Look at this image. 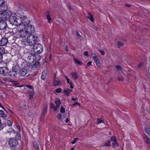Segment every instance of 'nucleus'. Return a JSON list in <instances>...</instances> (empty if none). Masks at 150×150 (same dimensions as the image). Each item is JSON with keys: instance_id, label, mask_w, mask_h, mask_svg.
<instances>
[{"instance_id": "48", "label": "nucleus", "mask_w": 150, "mask_h": 150, "mask_svg": "<svg viewBox=\"0 0 150 150\" xmlns=\"http://www.w3.org/2000/svg\"><path fill=\"white\" fill-rule=\"evenodd\" d=\"M26 87L30 89H32V90L33 91V87L31 86L30 85H27L26 86Z\"/></svg>"}, {"instance_id": "64", "label": "nucleus", "mask_w": 150, "mask_h": 150, "mask_svg": "<svg viewBox=\"0 0 150 150\" xmlns=\"http://www.w3.org/2000/svg\"><path fill=\"white\" fill-rule=\"evenodd\" d=\"M125 6H127L129 7L131 5L130 4H125Z\"/></svg>"}, {"instance_id": "54", "label": "nucleus", "mask_w": 150, "mask_h": 150, "mask_svg": "<svg viewBox=\"0 0 150 150\" xmlns=\"http://www.w3.org/2000/svg\"><path fill=\"white\" fill-rule=\"evenodd\" d=\"M17 129L19 130V131H21V129L20 126L19 125H16Z\"/></svg>"}, {"instance_id": "15", "label": "nucleus", "mask_w": 150, "mask_h": 150, "mask_svg": "<svg viewBox=\"0 0 150 150\" xmlns=\"http://www.w3.org/2000/svg\"><path fill=\"white\" fill-rule=\"evenodd\" d=\"M71 75L72 78L75 80L77 79L78 78V76L77 74L75 72H72L71 73Z\"/></svg>"}, {"instance_id": "52", "label": "nucleus", "mask_w": 150, "mask_h": 150, "mask_svg": "<svg viewBox=\"0 0 150 150\" xmlns=\"http://www.w3.org/2000/svg\"><path fill=\"white\" fill-rule=\"evenodd\" d=\"M84 55L87 57L88 56V54L87 51H85L84 53Z\"/></svg>"}, {"instance_id": "35", "label": "nucleus", "mask_w": 150, "mask_h": 150, "mask_svg": "<svg viewBox=\"0 0 150 150\" xmlns=\"http://www.w3.org/2000/svg\"><path fill=\"white\" fill-rule=\"evenodd\" d=\"M7 132L8 133L13 132V133H15L16 131H15L13 129H9V130H8Z\"/></svg>"}, {"instance_id": "47", "label": "nucleus", "mask_w": 150, "mask_h": 150, "mask_svg": "<svg viewBox=\"0 0 150 150\" xmlns=\"http://www.w3.org/2000/svg\"><path fill=\"white\" fill-rule=\"evenodd\" d=\"M1 117L4 118H5L7 117V115L6 114L4 113L3 114V115H2L1 116Z\"/></svg>"}, {"instance_id": "50", "label": "nucleus", "mask_w": 150, "mask_h": 150, "mask_svg": "<svg viewBox=\"0 0 150 150\" xmlns=\"http://www.w3.org/2000/svg\"><path fill=\"white\" fill-rule=\"evenodd\" d=\"M20 11L21 12V13H20V12L18 13V12H19V11H18L17 13V14L20 13L21 15V14L23 13V11H24V10L23 9H20Z\"/></svg>"}, {"instance_id": "28", "label": "nucleus", "mask_w": 150, "mask_h": 150, "mask_svg": "<svg viewBox=\"0 0 150 150\" xmlns=\"http://www.w3.org/2000/svg\"><path fill=\"white\" fill-rule=\"evenodd\" d=\"M117 45L118 47L120 48L123 46V44L120 41H118L117 42Z\"/></svg>"}, {"instance_id": "43", "label": "nucleus", "mask_w": 150, "mask_h": 150, "mask_svg": "<svg viewBox=\"0 0 150 150\" xmlns=\"http://www.w3.org/2000/svg\"><path fill=\"white\" fill-rule=\"evenodd\" d=\"M91 56L93 59L97 58L96 55L94 53H92Z\"/></svg>"}, {"instance_id": "25", "label": "nucleus", "mask_w": 150, "mask_h": 150, "mask_svg": "<svg viewBox=\"0 0 150 150\" xmlns=\"http://www.w3.org/2000/svg\"><path fill=\"white\" fill-rule=\"evenodd\" d=\"M64 77L67 80V82L68 83H69V84H72L73 82L72 81L70 80V79L66 76H64Z\"/></svg>"}, {"instance_id": "31", "label": "nucleus", "mask_w": 150, "mask_h": 150, "mask_svg": "<svg viewBox=\"0 0 150 150\" xmlns=\"http://www.w3.org/2000/svg\"><path fill=\"white\" fill-rule=\"evenodd\" d=\"M50 107L51 108L53 109L55 111H56L57 109V107L54 105V104L53 103L50 104Z\"/></svg>"}, {"instance_id": "61", "label": "nucleus", "mask_w": 150, "mask_h": 150, "mask_svg": "<svg viewBox=\"0 0 150 150\" xmlns=\"http://www.w3.org/2000/svg\"><path fill=\"white\" fill-rule=\"evenodd\" d=\"M148 72L149 74L150 75V67L148 68Z\"/></svg>"}, {"instance_id": "58", "label": "nucleus", "mask_w": 150, "mask_h": 150, "mask_svg": "<svg viewBox=\"0 0 150 150\" xmlns=\"http://www.w3.org/2000/svg\"><path fill=\"white\" fill-rule=\"evenodd\" d=\"M70 88L72 89L73 88H74L73 83H72V84H70Z\"/></svg>"}, {"instance_id": "8", "label": "nucleus", "mask_w": 150, "mask_h": 150, "mask_svg": "<svg viewBox=\"0 0 150 150\" xmlns=\"http://www.w3.org/2000/svg\"><path fill=\"white\" fill-rule=\"evenodd\" d=\"M17 72L18 69L13 68L12 71H9L8 73V74L11 78H14L16 77Z\"/></svg>"}, {"instance_id": "4", "label": "nucleus", "mask_w": 150, "mask_h": 150, "mask_svg": "<svg viewBox=\"0 0 150 150\" xmlns=\"http://www.w3.org/2000/svg\"><path fill=\"white\" fill-rule=\"evenodd\" d=\"M8 21L12 25H16L17 28L19 21L18 19H17L15 16H11L8 18Z\"/></svg>"}, {"instance_id": "13", "label": "nucleus", "mask_w": 150, "mask_h": 150, "mask_svg": "<svg viewBox=\"0 0 150 150\" xmlns=\"http://www.w3.org/2000/svg\"><path fill=\"white\" fill-rule=\"evenodd\" d=\"M27 70L24 68L21 69L19 71L20 75L22 76H25L27 74Z\"/></svg>"}, {"instance_id": "2", "label": "nucleus", "mask_w": 150, "mask_h": 150, "mask_svg": "<svg viewBox=\"0 0 150 150\" xmlns=\"http://www.w3.org/2000/svg\"><path fill=\"white\" fill-rule=\"evenodd\" d=\"M38 36L30 34L27 36V42L31 46L34 45L38 41Z\"/></svg>"}, {"instance_id": "57", "label": "nucleus", "mask_w": 150, "mask_h": 150, "mask_svg": "<svg viewBox=\"0 0 150 150\" xmlns=\"http://www.w3.org/2000/svg\"><path fill=\"white\" fill-rule=\"evenodd\" d=\"M71 99L73 101H76L77 100V98H72Z\"/></svg>"}, {"instance_id": "11", "label": "nucleus", "mask_w": 150, "mask_h": 150, "mask_svg": "<svg viewBox=\"0 0 150 150\" xmlns=\"http://www.w3.org/2000/svg\"><path fill=\"white\" fill-rule=\"evenodd\" d=\"M7 27V24L4 21L2 20L0 21V30H3Z\"/></svg>"}, {"instance_id": "60", "label": "nucleus", "mask_w": 150, "mask_h": 150, "mask_svg": "<svg viewBox=\"0 0 150 150\" xmlns=\"http://www.w3.org/2000/svg\"><path fill=\"white\" fill-rule=\"evenodd\" d=\"M4 128V127L1 125L0 126V130Z\"/></svg>"}, {"instance_id": "6", "label": "nucleus", "mask_w": 150, "mask_h": 150, "mask_svg": "<svg viewBox=\"0 0 150 150\" xmlns=\"http://www.w3.org/2000/svg\"><path fill=\"white\" fill-rule=\"evenodd\" d=\"M24 29L27 32L28 34L33 33L35 31V28L33 25L29 24L25 27Z\"/></svg>"}, {"instance_id": "62", "label": "nucleus", "mask_w": 150, "mask_h": 150, "mask_svg": "<svg viewBox=\"0 0 150 150\" xmlns=\"http://www.w3.org/2000/svg\"><path fill=\"white\" fill-rule=\"evenodd\" d=\"M0 107H1V108H2L3 109H4V110H5V108H4L3 107V106L1 104V103L0 102Z\"/></svg>"}, {"instance_id": "46", "label": "nucleus", "mask_w": 150, "mask_h": 150, "mask_svg": "<svg viewBox=\"0 0 150 150\" xmlns=\"http://www.w3.org/2000/svg\"><path fill=\"white\" fill-rule=\"evenodd\" d=\"M3 60V55L0 52V62H1Z\"/></svg>"}, {"instance_id": "7", "label": "nucleus", "mask_w": 150, "mask_h": 150, "mask_svg": "<svg viewBox=\"0 0 150 150\" xmlns=\"http://www.w3.org/2000/svg\"><path fill=\"white\" fill-rule=\"evenodd\" d=\"M18 140L15 138H11L10 139L8 144L11 147H16L18 144Z\"/></svg>"}, {"instance_id": "55", "label": "nucleus", "mask_w": 150, "mask_h": 150, "mask_svg": "<svg viewBox=\"0 0 150 150\" xmlns=\"http://www.w3.org/2000/svg\"><path fill=\"white\" fill-rule=\"evenodd\" d=\"M143 64V62L140 63L138 65L139 67H141L142 66Z\"/></svg>"}, {"instance_id": "33", "label": "nucleus", "mask_w": 150, "mask_h": 150, "mask_svg": "<svg viewBox=\"0 0 150 150\" xmlns=\"http://www.w3.org/2000/svg\"><path fill=\"white\" fill-rule=\"evenodd\" d=\"M13 121L10 120H8L7 122V125L8 126H11L12 125Z\"/></svg>"}, {"instance_id": "59", "label": "nucleus", "mask_w": 150, "mask_h": 150, "mask_svg": "<svg viewBox=\"0 0 150 150\" xmlns=\"http://www.w3.org/2000/svg\"><path fill=\"white\" fill-rule=\"evenodd\" d=\"M77 104H79L78 103V102H75V103H74L72 105V106H74L75 105H77Z\"/></svg>"}, {"instance_id": "29", "label": "nucleus", "mask_w": 150, "mask_h": 150, "mask_svg": "<svg viewBox=\"0 0 150 150\" xmlns=\"http://www.w3.org/2000/svg\"><path fill=\"white\" fill-rule=\"evenodd\" d=\"M111 143L110 141L108 140L106 142H105L104 144V146H109L110 145Z\"/></svg>"}, {"instance_id": "20", "label": "nucleus", "mask_w": 150, "mask_h": 150, "mask_svg": "<svg viewBox=\"0 0 150 150\" xmlns=\"http://www.w3.org/2000/svg\"><path fill=\"white\" fill-rule=\"evenodd\" d=\"M72 91V90L70 89H67L64 91L63 92L67 96L69 95L70 93Z\"/></svg>"}, {"instance_id": "41", "label": "nucleus", "mask_w": 150, "mask_h": 150, "mask_svg": "<svg viewBox=\"0 0 150 150\" xmlns=\"http://www.w3.org/2000/svg\"><path fill=\"white\" fill-rule=\"evenodd\" d=\"M45 114V113L42 112L40 117V119L41 120H42L44 119Z\"/></svg>"}, {"instance_id": "22", "label": "nucleus", "mask_w": 150, "mask_h": 150, "mask_svg": "<svg viewBox=\"0 0 150 150\" xmlns=\"http://www.w3.org/2000/svg\"><path fill=\"white\" fill-rule=\"evenodd\" d=\"M46 76V72L45 71H43L42 74L41 78L42 80H44Z\"/></svg>"}, {"instance_id": "42", "label": "nucleus", "mask_w": 150, "mask_h": 150, "mask_svg": "<svg viewBox=\"0 0 150 150\" xmlns=\"http://www.w3.org/2000/svg\"><path fill=\"white\" fill-rule=\"evenodd\" d=\"M47 18L48 21L49 22H50L51 20V18L50 17V15H47Z\"/></svg>"}, {"instance_id": "30", "label": "nucleus", "mask_w": 150, "mask_h": 150, "mask_svg": "<svg viewBox=\"0 0 150 150\" xmlns=\"http://www.w3.org/2000/svg\"><path fill=\"white\" fill-rule=\"evenodd\" d=\"M144 129L146 132L149 135L150 134V128L144 127Z\"/></svg>"}, {"instance_id": "49", "label": "nucleus", "mask_w": 150, "mask_h": 150, "mask_svg": "<svg viewBox=\"0 0 150 150\" xmlns=\"http://www.w3.org/2000/svg\"><path fill=\"white\" fill-rule=\"evenodd\" d=\"M99 52L101 53L102 55H104L105 54V53L104 51L103 50H100Z\"/></svg>"}, {"instance_id": "18", "label": "nucleus", "mask_w": 150, "mask_h": 150, "mask_svg": "<svg viewBox=\"0 0 150 150\" xmlns=\"http://www.w3.org/2000/svg\"><path fill=\"white\" fill-rule=\"evenodd\" d=\"M93 60L96 64L97 66L98 67H100V63L99 59L97 58L95 59H93Z\"/></svg>"}, {"instance_id": "9", "label": "nucleus", "mask_w": 150, "mask_h": 150, "mask_svg": "<svg viewBox=\"0 0 150 150\" xmlns=\"http://www.w3.org/2000/svg\"><path fill=\"white\" fill-rule=\"evenodd\" d=\"M28 34L25 30L24 29H22L19 31L18 36L21 38H24L26 37Z\"/></svg>"}, {"instance_id": "40", "label": "nucleus", "mask_w": 150, "mask_h": 150, "mask_svg": "<svg viewBox=\"0 0 150 150\" xmlns=\"http://www.w3.org/2000/svg\"><path fill=\"white\" fill-rule=\"evenodd\" d=\"M78 138H76L74 139V140L72 141L71 143L72 144H75L76 142V141L78 140Z\"/></svg>"}, {"instance_id": "12", "label": "nucleus", "mask_w": 150, "mask_h": 150, "mask_svg": "<svg viewBox=\"0 0 150 150\" xmlns=\"http://www.w3.org/2000/svg\"><path fill=\"white\" fill-rule=\"evenodd\" d=\"M8 42V39L6 38H3L0 40V45L2 46H5Z\"/></svg>"}, {"instance_id": "21", "label": "nucleus", "mask_w": 150, "mask_h": 150, "mask_svg": "<svg viewBox=\"0 0 150 150\" xmlns=\"http://www.w3.org/2000/svg\"><path fill=\"white\" fill-rule=\"evenodd\" d=\"M143 138L145 142L148 144H150V140L148 137L144 136Z\"/></svg>"}, {"instance_id": "16", "label": "nucleus", "mask_w": 150, "mask_h": 150, "mask_svg": "<svg viewBox=\"0 0 150 150\" xmlns=\"http://www.w3.org/2000/svg\"><path fill=\"white\" fill-rule=\"evenodd\" d=\"M55 103L56 105V107H57V108H59L61 104V103L59 99L58 98H57L55 99Z\"/></svg>"}, {"instance_id": "36", "label": "nucleus", "mask_w": 150, "mask_h": 150, "mask_svg": "<svg viewBox=\"0 0 150 150\" xmlns=\"http://www.w3.org/2000/svg\"><path fill=\"white\" fill-rule=\"evenodd\" d=\"M47 111V107L45 106L43 109L42 113L46 114Z\"/></svg>"}, {"instance_id": "1", "label": "nucleus", "mask_w": 150, "mask_h": 150, "mask_svg": "<svg viewBox=\"0 0 150 150\" xmlns=\"http://www.w3.org/2000/svg\"><path fill=\"white\" fill-rule=\"evenodd\" d=\"M29 21L27 17L23 16L21 17L18 19L19 23L17 25V28L18 29L19 28H25L29 24Z\"/></svg>"}, {"instance_id": "5", "label": "nucleus", "mask_w": 150, "mask_h": 150, "mask_svg": "<svg viewBox=\"0 0 150 150\" xmlns=\"http://www.w3.org/2000/svg\"><path fill=\"white\" fill-rule=\"evenodd\" d=\"M36 59L35 54L34 53L29 54L27 57V61L30 63H32Z\"/></svg>"}, {"instance_id": "26", "label": "nucleus", "mask_w": 150, "mask_h": 150, "mask_svg": "<svg viewBox=\"0 0 150 150\" xmlns=\"http://www.w3.org/2000/svg\"><path fill=\"white\" fill-rule=\"evenodd\" d=\"M115 67L119 71H121L122 70V67L120 65H116Z\"/></svg>"}, {"instance_id": "45", "label": "nucleus", "mask_w": 150, "mask_h": 150, "mask_svg": "<svg viewBox=\"0 0 150 150\" xmlns=\"http://www.w3.org/2000/svg\"><path fill=\"white\" fill-rule=\"evenodd\" d=\"M28 116L30 118H32L33 117V113L31 112H29L28 113Z\"/></svg>"}, {"instance_id": "23", "label": "nucleus", "mask_w": 150, "mask_h": 150, "mask_svg": "<svg viewBox=\"0 0 150 150\" xmlns=\"http://www.w3.org/2000/svg\"><path fill=\"white\" fill-rule=\"evenodd\" d=\"M117 79L119 81H123L124 80L123 75H121L120 73V76L117 78Z\"/></svg>"}, {"instance_id": "38", "label": "nucleus", "mask_w": 150, "mask_h": 150, "mask_svg": "<svg viewBox=\"0 0 150 150\" xmlns=\"http://www.w3.org/2000/svg\"><path fill=\"white\" fill-rule=\"evenodd\" d=\"M97 120L98 121V124L99 125L101 123H103L104 121L103 120H102L101 119H100L99 118H97Z\"/></svg>"}, {"instance_id": "14", "label": "nucleus", "mask_w": 150, "mask_h": 150, "mask_svg": "<svg viewBox=\"0 0 150 150\" xmlns=\"http://www.w3.org/2000/svg\"><path fill=\"white\" fill-rule=\"evenodd\" d=\"M53 82V85L54 86L59 85L61 83V82L60 80L57 79L55 78V77L54 78Z\"/></svg>"}, {"instance_id": "37", "label": "nucleus", "mask_w": 150, "mask_h": 150, "mask_svg": "<svg viewBox=\"0 0 150 150\" xmlns=\"http://www.w3.org/2000/svg\"><path fill=\"white\" fill-rule=\"evenodd\" d=\"M76 35L77 37H78V38H81L82 36L80 35V34H79V33L77 31H76Z\"/></svg>"}, {"instance_id": "3", "label": "nucleus", "mask_w": 150, "mask_h": 150, "mask_svg": "<svg viewBox=\"0 0 150 150\" xmlns=\"http://www.w3.org/2000/svg\"><path fill=\"white\" fill-rule=\"evenodd\" d=\"M43 46L40 44H35L34 45L33 50L38 54L41 53L43 51Z\"/></svg>"}, {"instance_id": "56", "label": "nucleus", "mask_w": 150, "mask_h": 150, "mask_svg": "<svg viewBox=\"0 0 150 150\" xmlns=\"http://www.w3.org/2000/svg\"><path fill=\"white\" fill-rule=\"evenodd\" d=\"M91 65V61L88 62L87 64V66Z\"/></svg>"}, {"instance_id": "63", "label": "nucleus", "mask_w": 150, "mask_h": 150, "mask_svg": "<svg viewBox=\"0 0 150 150\" xmlns=\"http://www.w3.org/2000/svg\"><path fill=\"white\" fill-rule=\"evenodd\" d=\"M69 121V119H68V118H67L66 119V120H65V123H67V122H68V121Z\"/></svg>"}, {"instance_id": "24", "label": "nucleus", "mask_w": 150, "mask_h": 150, "mask_svg": "<svg viewBox=\"0 0 150 150\" xmlns=\"http://www.w3.org/2000/svg\"><path fill=\"white\" fill-rule=\"evenodd\" d=\"M112 147L114 148L117 147L119 146L118 144L117 141L115 142H114L112 143Z\"/></svg>"}, {"instance_id": "19", "label": "nucleus", "mask_w": 150, "mask_h": 150, "mask_svg": "<svg viewBox=\"0 0 150 150\" xmlns=\"http://www.w3.org/2000/svg\"><path fill=\"white\" fill-rule=\"evenodd\" d=\"M34 147L35 150H39L38 144L36 142H33V143Z\"/></svg>"}, {"instance_id": "34", "label": "nucleus", "mask_w": 150, "mask_h": 150, "mask_svg": "<svg viewBox=\"0 0 150 150\" xmlns=\"http://www.w3.org/2000/svg\"><path fill=\"white\" fill-rule=\"evenodd\" d=\"M65 109L63 107L61 106L60 110V112L62 113H64L65 112Z\"/></svg>"}, {"instance_id": "10", "label": "nucleus", "mask_w": 150, "mask_h": 150, "mask_svg": "<svg viewBox=\"0 0 150 150\" xmlns=\"http://www.w3.org/2000/svg\"><path fill=\"white\" fill-rule=\"evenodd\" d=\"M8 71V69L7 67H1L0 68V73L3 76H5L7 74Z\"/></svg>"}, {"instance_id": "27", "label": "nucleus", "mask_w": 150, "mask_h": 150, "mask_svg": "<svg viewBox=\"0 0 150 150\" xmlns=\"http://www.w3.org/2000/svg\"><path fill=\"white\" fill-rule=\"evenodd\" d=\"M110 140L112 142H115L117 141V139L115 136L110 137Z\"/></svg>"}, {"instance_id": "17", "label": "nucleus", "mask_w": 150, "mask_h": 150, "mask_svg": "<svg viewBox=\"0 0 150 150\" xmlns=\"http://www.w3.org/2000/svg\"><path fill=\"white\" fill-rule=\"evenodd\" d=\"M74 60L76 63L80 65H81L83 64L82 62L80 60L74 58Z\"/></svg>"}, {"instance_id": "53", "label": "nucleus", "mask_w": 150, "mask_h": 150, "mask_svg": "<svg viewBox=\"0 0 150 150\" xmlns=\"http://www.w3.org/2000/svg\"><path fill=\"white\" fill-rule=\"evenodd\" d=\"M4 112L1 110H0V115L1 116L4 113Z\"/></svg>"}, {"instance_id": "51", "label": "nucleus", "mask_w": 150, "mask_h": 150, "mask_svg": "<svg viewBox=\"0 0 150 150\" xmlns=\"http://www.w3.org/2000/svg\"><path fill=\"white\" fill-rule=\"evenodd\" d=\"M58 118L60 120H61V117H62V116H61V114H59V113L58 115H57V116Z\"/></svg>"}, {"instance_id": "39", "label": "nucleus", "mask_w": 150, "mask_h": 150, "mask_svg": "<svg viewBox=\"0 0 150 150\" xmlns=\"http://www.w3.org/2000/svg\"><path fill=\"white\" fill-rule=\"evenodd\" d=\"M29 97L30 99H31L33 98V97L34 95L33 92H32L30 94L29 92Z\"/></svg>"}, {"instance_id": "32", "label": "nucleus", "mask_w": 150, "mask_h": 150, "mask_svg": "<svg viewBox=\"0 0 150 150\" xmlns=\"http://www.w3.org/2000/svg\"><path fill=\"white\" fill-rule=\"evenodd\" d=\"M87 17L91 21H93V18L92 15L91 14H89Z\"/></svg>"}, {"instance_id": "44", "label": "nucleus", "mask_w": 150, "mask_h": 150, "mask_svg": "<svg viewBox=\"0 0 150 150\" xmlns=\"http://www.w3.org/2000/svg\"><path fill=\"white\" fill-rule=\"evenodd\" d=\"M55 91L57 93H60L61 92V89L60 88H58L55 90Z\"/></svg>"}]
</instances>
